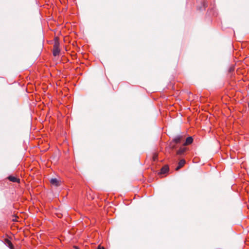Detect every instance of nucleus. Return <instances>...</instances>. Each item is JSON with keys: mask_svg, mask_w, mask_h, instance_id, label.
I'll return each mask as SVG.
<instances>
[{"mask_svg": "<svg viewBox=\"0 0 249 249\" xmlns=\"http://www.w3.org/2000/svg\"><path fill=\"white\" fill-rule=\"evenodd\" d=\"M185 136L184 135H178L177 136L172 142L171 143H174L175 144H179L184 142Z\"/></svg>", "mask_w": 249, "mask_h": 249, "instance_id": "1", "label": "nucleus"}, {"mask_svg": "<svg viewBox=\"0 0 249 249\" xmlns=\"http://www.w3.org/2000/svg\"><path fill=\"white\" fill-rule=\"evenodd\" d=\"M50 183L52 185L55 187L59 186L61 184L60 180L55 178H51L50 179Z\"/></svg>", "mask_w": 249, "mask_h": 249, "instance_id": "2", "label": "nucleus"}, {"mask_svg": "<svg viewBox=\"0 0 249 249\" xmlns=\"http://www.w3.org/2000/svg\"><path fill=\"white\" fill-rule=\"evenodd\" d=\"M60 53V49L58 47V44L55 43L53 46V54L54 56L58 55Z\"/></svg>", "mask_w": 249, "mask_h": 249, "instance_id": "3", "label": "nucleus"}, {"mask_svg": "<svg viewBox=\"0 0 249 249\" xmlns=\"http://www.w3.org/2000/svg\"><path fill=\"white\" fill-rule=\"evenodd\" d=\"M8 179L13 182H18L19 183L20 179L18 178H17L16 177L12 176H9L8 178Z\"/></svg>", "mask_w": 249, "mask_h": 249, "instance_id": "4", "label": "nucleus"}, {"mask_svg": "<svg viewBox=\"0 0 249 249\" xmlns=\"http://www.w3.org/2000/svg\"><path fill=\"white\" fill-rule=\"evenodd\" d=\"M193 139L192 137H189L186 138L185 142H184L183 143V145L185 146V145H187L190 144L193 142Z\"/></svg>", "mask_w": 249, "mask_h": 249, "instance_id": "5", "label": "nucleus"}, {"mask_svg": "<svg viewBox=\"0 0 249 249\" xmlns=\"http://www.w3.org/2000/svg\"><path fill=\"white\" fill-rule=\"evenodd\" d=\"M185 163V160H181L178 164V167L176 168V170H178L182 167H183Z\"/></svg>", "mask_w": 249, "mask_h": 249, "instance_id": "6", "label": "nucleus"}, {"mask_svg": "<svg viewBox=\"0 0 249 249\" xmlns=\"http://www.w3.org/2000/svg\"><path fill=\"white\" fill-rule=\"evenodd\" d=\"M169 171V167L167 165L164 166L160 170V173L161 174H164L167 173Z\"/></svg>", "mask_w": 249, "mask_h": 249, "instance_id": "7", "label": "nucleus"}, {"mask_svg": "<svg viewBox=\"0 0 249 249\" xmlns=\"http://www.w3.org/2000/svg\"><path fill=\"white\" fill-rule=\"evenodd\" d=\"M186 150V148L185 147H180L177 151V154L178 155H182L183 154Z\"/></svg>", "mask_w": 249, "mask_h": 249, "instance_id": "8", "label": "nucleus"}, {"mask_svg": "<svg viewBox=\"0 0 249 249\" xmlns=\"http://www.w3.org/2000/svg\"><path fill=\"white\" fill-rule=\"evenodd\" d=\"M5 244L10 249H13V246L10 240H9L8 239L5 240Z\"/></svg>", "mask_w": 249, "mask_h": 249, "instance_id": "9", "label": "nucleus"}, {"mask_svg": "<svg viewBox=\"0 0 249 249\" xmlns=\"http://www.w3.org/2000/svg\"><path fill=\"white\" fill-rule=\"evenodd\" d=\"M158 159V154L155 153L153 156V160L156 161Z\"/></svg>", "mask_w": 249, "mask_h": 249, "instance_id": "10", "label": "nucleus"}, {"mask_svg": "<svg viewBox=\"0 0 249 249\" xmlns=\"http://www.w3.org/2000/svg\"><path fill=\"white\" fill-rule=\"evenodd\" d=\"M105 249V248L104 247H101L100 246H99L98 247V249Z\"/></svg>", "mask_w": 249, "mask_h": 249, "instance_id": "11", "label": "nucleus"}, {"mask_svg": "<svg viewBox=\"0 0 249 249\" xmlns=\"http://www.w3.org/2000/svg\"><path fill=\"white\" fill-rule=\"evenodd\" d=\"M73 249H79L76 246H74Z\"/></svg>", "mask_w": 249, "mask_h": 249, "instance_id": "12", "label": "nucleus"}, {"mask_svg": "<svg viewBox=\"0 0 249 249\" xmlns=\"http://www.w3.org/2000/svg\"><path fill=\"white\" fill-rule=\"evenodd\" d=\"M173 148H175V145H173Z\"/></svg>", "mask_w": 249, "mask_h": 249, "instance_id": "13", "label": "nucleus"}]
</instances>
